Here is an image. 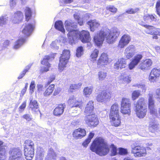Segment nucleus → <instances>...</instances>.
I'll list each match as a JSON object with an SVG mask.
<instances>
[{
  "label": "nucleus",
  "mask_w": 160,
  "mask_h": 160,
  "mask_svg": "<svg viewBox=\"0 0 160 160\" xmlns=\"http://www.w3.org/2000/svg\"><path fill=\"white\" fill-rule=\"evenodd\" d=\"M120 34V31L117 28H113L110 29H101L95 34L93 41L98 47L102 45L105 38L107 43L112 44L117 40Z\"/></svg>",
  "instance_id": "nucleus-1"
},
{
  "label": "nucleus",
  "mask_w": 160,
  "mask_h": 160,
  "mask_svg": "<svg viewBox=\"0 0 160 160\" xmlns=\"http://www.w3.org/2000/svg\"><path fill=\"white\" fill-rule=\"evenodd\" d=\"M111 148L110 155L115 156L118 154L117 147L112 144L110 146L105 140L101 137L97 138L93 141L90 146L91 150L100 156H105L110 152Z\"/></svg>",
  "instance_id": "nucleus-2"
},
{
  "label": "nucleus",
  "mask_w": 160,
  "mask_h": 160,
  "mask_svg": "<svg viewBox=\"0 0 160 160\" xmlns=\"http://www.w3.org/2000/svg\"><path fill=\"white\" fill-rule=\"evenodd\" d=\"M93 102L89 101L86 104L84 111L86 115L85 122L88 126L91 128L96 127L99 123L98 117L94 111Z\"/></svg>",
  "instance_id": "nucleus-3"
},
{
  "label": "nucleus",
  "mask_w": 160,
  "mask_h": 160,
  "mask_svg": "<svg viewBox=\"0 0 160 160\" xmlns=\"http://www.w3.org/2000/svg\"><path fill=\"white\" fill-rule=\"evenodd\" d=\"M119 106L116 103L113 104L110 108L109 116L112 126L115 127L120 126L121 124V118L119 115Z\"/></svg>",
  "instance_id": "nucleus-4"
},
{
  "label": "nucleus",
  "mask_w": 160,
  "mask_h": 160,
  "mask_svg": "<svg viewBox=\"0 0 160 160\" xmlns=\"http://www.w3.org/2000/svg\"><path fill=\"white\" fill-rule=\"evenodd\" d=\"M74 34L71 38L69 42H72L74 40L78 38L83 43H88L91 41L90 34L88 30H82L79 31L76 30L73 31Z\"/></svg>",
  "instance_id": "nucleus-5"
},
{
  "label": "nucleus",
  "mask_w": 160,
  "mask_h": 160,
  "mask_svg": "<svg viewBox=\"0 0 160 160\" xmlns=\"http://www.w3.org/2000/svg\"><path fill=\"white\" fill-rule=\"evenodd\" d=\"M70 56V51L67 49H64L62 52L59 58L58 65V69L60 72L62 71L66 67L68 62Z\"/></svg>",
  "instance_id": "nucleus-6"
},
{
  "label": "nucleus",
  "mask_w": 160,
  "mask_h": 160,
  "mask_svg": "<svg viewBox=\"0 0 160 160\" xmlns=\"http://www.w3.org/2000/svg\"><path fill=\"white\" fill-rule=\"evenodd\" d=\"M65 26L66 30L68 32L67 34L68 39H70L72 37V36L74 33V31L77 27V23L73 20L71 19H68L65 22Z\"/></svg>",
  "instance_id": "nucleus-7"
},
{
  "label": "nucleus",
  "mask_w": 160,
  "mask_h": 160,
  "mask_svg": "<svg viewBox=\"0 0 160 160\" xmlns=\"http://www.w3.org/2000/svg\"><path fill=\"white\" fill-rule=\"evenodd\" d=\"M9 154V160H23L22 151L18 148H14L11 149Z\"/></svg>",
  "instance_id": "nucleus-8"
},
{
  "label": "nucleus",
  "mask_w": 160,
  "mask_h": 160,
  "mask_svg": "<svg viewBox=\"0 0 160 160\" xmlns=\"http://www.w3.org/2000/svg\"><path fill=\"white\" fill-rule=\"evenodd\" d=\"M112 92H107L105 90L100 91L97 94V100L99 102H106L109 101L112 97Z\"/></svg>",
  "instance_id": "nucleus-9"
},
{
  "label": "nucleus",
  "mask_w": 160,
  "mask_h": 160,
  "mask_svg": "<svg viewBox=\"0 0 160 160\" xmlns=\"http://www.w3.org/2000/svg\"><path fill=\"white\" fill-rule=\"evenodd\" d=\"M131 38L128 34H124L122 36L119 41L118 47L120 48H124L130 42Z\"/></svg>",
  "instance_id": "nucleus-10"
},
{
  "label": "nucleus",
  "mask_w": 160,
  "mask_h": 160,
  "mask_svg": "<svg viewBox=\"0 0 160 160\" xmlns=\"http://www.w3.org/2000/svg\"><path fill=\"white\" fill-rule=\"evenodd\" d=\"M86 134V131L85 129L79 128L75 129L73 132L72 135L74 139L78 140L85 137Z\"/></svg>",
  "instance_id": "nucleus-11"
},
{
  "label": "nucleus",
  "mask_w": 160,
  "mask_h": 160,
  "mask_svg": "<svg viewBox=\"0 0 160 160\" xmlns=\"http://www.w3.org/2000/svg\"><path fill=\"white\" fill-rule=\"evenodd\" d=\"M148 108L150 114H155L156 112L153 96L152 94H148Z\"/></svg>",
  "instance_id": "nucleus-12"
},
{
  "label": "nucleus",
  "mask_w": 160,
  "mask_h": 160,
  "mask_svg": "<svg viewBox=\"0 0 160 160\" xmlns=\"http://www.w3.org/2000/svg\"><path fill=\"white\" fill-rule=\"evenodd\" d=\"M24 28L22 30V33L25 36H29L35 27L34 24L31 23H25L23 24Z\"/></svg>",
  "instance_id": "nucleus-13"
},
{
  "label": "nucleus",
  "mask_w": 160,
  "mask_h": 160,
  "mask_svg": "<svg viewBox=\"0 0 160 160\" xmlns=\"http://www.w3.org/2000/svg\"><path fill=\"white\" fill-rule=\"evenodd\" d=\"M68 103L71 108L78 107L82 108L83 106V103L81 100H78L74 97L69 99L68 100Z\"/></svg>",
  "instance_id": "nucleus-14"
},
{
  "label": "nucleus",
  "mask_w": 160,
  "mask_h": 160,
  "mask_svg": "<svg viewBox=\"0 0 160 160\" xmlns=\"http://www.w3.org/2000/svg\"><path fill=\"white\" fill-rule=\"evenodd\" d=\"M50 59V57L49 55H46L41 62V63L46 66V67L42 68L40 72L41 73L47 72L49 70V68L50 67V64L49 63L48 61Z\"/></svg>",
  "instance_id": "nucleus-15"
},
{
  "label": "nucleus",
  "mask_w": 160,
  "mask_h": 160,
  "mask_svg": "<svg viewBox=\"0 0 160 160\" xmlns=\"http://www.w3.org/2000/svg\"><path fill=\"white\" fill-rule=\"evenodd\" d=\"M127 66L126 60L123 58L118 59L114 65L113 68L117 70L119 69L125 68Z\"/></svg>",
  "instance_id": "nucleus-16"
},
{
  "label": "nucleus",
  "mask_w": 160,
  "mask_h": 160,
  "mask_svg": "<svg viewBox=\"0 0 160 160\" xmlns=\"http://www.w3.org/2000/svg\"><path fill=\"white\" fill-rule=\"evenodd\" d=\"M65 106L64 103L58 104L53 111V114L55 116H60L63 113Z\"/></svg>",
  "instance_id": "nucleus-17"
},
{
  "label": "nucleus",
  "mask_w": 160,
  "mask_h": 160,
  "mask_svg": "<svg viewBox=\"0 0 160 160\" xmlns=\"http://www.w3.org/2000/svg\"><path fill=\"white\" fill-rule=\"evenodd\" d=\"M89 26L91 31L94 32L100 26V23L96 20H90L87 22Z\"/></svg>",
  "instance_id": "nucleus-18"
},
{
  "label": "nucleus",
  "mask_w": 160,
  "mask_h": 160,
  "mask_svg": "<svg viewBox=\"0 0 160 160\" xmlns=\"http://www.w3.org/2000/svg\"><path fill=\"white\" fill-rule=\"evenodd\" d=\"M141 118H144L147 112V102L144 98H141Z\"/></svg>",
  "instance_id": "nucleus-19"
},
{
  "label": "nucleus",
  "mask_w": 160,
  "mask_h": 160,
  "mask_svg": "<svg viewBox=\"0 0 160 160\" xmlns=\"http://www.w3.org/2000/svg\"><path fill=\"white\" fill-rule=\"evenodd\" d=\"M160 76V70L156 68H154L150 73L149 79L150 80H155Z\"/></svg>",
  "instance_id": "nucleus-20"
},
{
  "label": "nucleus",
  "mask_w": 160,
  "mask_h": 160,
  "mask_svg": "<svg viewBox=\"0 0 160 160\" xmlns=\"http://www.w3.org/2000/svg\"><path fill=\"white\" fill-rule=\"evenodd\" d=\"M109 61V59L107 54L103 52L101 54L97 62V65H100L102 63H103L104 64L106 65L108 63Z\"/></svg>",
  "instance_id": "nucleus-21"
},
{
  "label": "nucleus",
  "mask_w": 160,
  "mask_h": 160,
  "mask_svg": "<svg viewBox=\"0 0 160 160\" xmlns=\"http://www.w3.org/2000/svg\"><path fill=\"white\" fill-rule=\"evenodd\" d=\"M6 146L3 141L0 140V160H3L6 158Z\"/></svg>",
  "instance_id": "nucleus-22"
},
{
  "label": "nucleus",
  "mask_w": 160,
  "mask_h": 160,
  "mask_svg": "<svg viewBox=\"0 0 160 160\" xmlns=\"http://www.w3.org/2000/svg\"><path fill=\"white\" fill-rule=\"evenodd\" d=\"M152 64V62L150 59H146L141 63V69L143 70H148Z\"/></svg>",
  "instance_id": "nucleus-23"
},
{
  "label": "nucleus",
  "mask_w": 160,
  "mask_h": 160,
  "mask_svg": "<svg viewBox=\"0 0 160 160\" xmlns=\"http://www.w3.org/2000/svg\"><path fill=\"white\" fill-rule=\"evenodd\" d=\"M24 145V151L34 150V143L30 139L25 141Z\"/></svg>",
  "instance_id": "nucleus-24"
},
{
  "label": "nucleus",
  "mask_w": 160,
  "mask_h": 160,
  "mask_svg": "<svg viewBox=\"0 0 160 160\" xmlns=\"http://www.w3.org/2000/svg\"><path fill=\"white\" fill-rule=\"evenodd\" d=\"M140 60V55H138L136 56L131 62L129 64L128 68L129 69L131 70L135 67Z\"/></svg>",
  "instance_id": "nucleus-25"
},
{
  "label": "nucleus",
  "mask_w": 160,
  "mask_h": 160,
  "mask_svg": "<svg viewBox=\"0 0 160 160\" xmlns=\"http://www.w3.org/2000/svg\"><path fill=\"white\" fill-rule=\"evenodd\" d=\"M55 89V85L52 84L47 87L43 93V95L45 97H47L51 95Z\"/></svg>",
  "instance_id": "nucleus-26"
},
{
  "label": "nucleus",
  "mask_w": 160,
  "mask_h": 160,
  "mask_svg": "<svg viewBox=\"0 0 160 160\" xmlns=\"http://www.w3.org/2000/svg\"><path fill=\"white\" fill-rule=\"evenodd\" d=\"M14 18L16 22L19 23L22 22L23 19L22 12L20 11H17L14 12Z\"/></svg>",
  "instance_id": "nucleus-27"
},
{
  "label": "nucleus",
  "mask_w": 160,
  "mask_h": 160,
  "mask_svg": "<svg viewBox=\"0 0 160 160\" xmlns=\"http://www.w3.org/2000/svg\"><path fill=\"white\" fill-rule=\"evenodd\" d=\"M82 85L81 82L71 84L68 89L69 92H72L79 90L81 87Z\"/></svg>",
  "instance_id": "nucleus-28"
},
{
  "label": "nucleus",
  "mask_w": 160,
  "mask_h": 160,
  "mask_svg": "<svg viewBox=\"0 0 160 160\" xmlns=\"http://www.w3.org/2000/svg\"><path fill=\"white\" fill-rule=\"evenodd\" d=\"M155 16H154L152 15H147L144 16L143 18V21H142V23H149L152 21H155L156 16L155 15Z\"/></svg>",
  "instance_id": "nucleus-29"
},
{
  "label": "nucleus",
  "mask_w": 160,
  "mask_h": 160,
  "mask_svg": "<svg viewBox=\"0 0 160 160\" xmlns=\"http://www.w3.org/2000/svg\"><path fill=\"white\" fill-rule=\"evenodd\" d=\"M142 25L146 28L145 30V32L148 34L153 35L154 34V30L155 27L152 26L148 25L144 23H142Z\"/></svg>",
  "instance_id": "nucleus-30"
},
{
  "label": "nucleus",
  "mask_w": 160,
  "mask_h": 160,
  "mask_svg": "<svg viewBox=\"0 0 160 160\" xmlns=\"http://www.w3.org/2000/svg\"><path fill=\"white\" fill-rule=\"evenodd\" d=\"M55 28L58 31L64 33L65 30L64 28L63 22L61 20L56 21L54 24Z\"/></svg>",
  "instance_id": "nucleus-31"
},
{
  "label": "nucleus",
  "mask_w": 160,
  "mask_h": 160,
  "mask_svg": "<svg viewBox=\"0 0 160 160\" xmlns=\"http://www.w3.org/2000/svg\"><path fill=\"white\" fill-rule=\"evenodd\" d=\"M94 136V133L90 132L88 134L87 138L83 142L82 144L84 147H86L91 142L92 139Z\"/></svg>",
  "instance_id": "nucleus-32"
},
{
  "label": "nucleus",
  "mask_w": 160,
  "mask_h": 160,
  "mask_svg": "<svg viewBox=\"0 0 160 160\" xmlns=\"http://www.w3.org/2000/svg\"><path fill=\"white\" fill-rule=\"evenodd\" d=\"M30 109L32 111H35L38 108V105L37 101L34 100H31L30 102L29 105Z\"/></svg>",
  "instance_id": "nucleus-33"
},
{
  "label": "nucleus",
  "mask_w": 160,
  "mask_h": 160,
  "mask_svg": "<svg viewBox=\"0 0 160 160\" xmlns=\"http://www.w3.org/2000/svg\"><path fill=\"white\" fill-rule=\"evenodd\" d=\"M34 150L24 151L25 158L27 160H32L34 156Z\"/></svg>",
  "instance_id": "nucleus-34"
},
{
  "label": "nucleus",
  "mask_w": 160,
  "mask_h": 160,
  "mask_svg": "<svg viewBox=\"0 0 160 160\" xmlns=\"http://www.w3.org/2000/svg\"><path fill=\"white\" fill-rule=\"evenodd\" d=\"M131 106H121L120 112L123 114L129 115L131 113Z\"/></svg>",
  "instance_id": "nucleus-35"
},
{
  "label": "nucleus",
  "mask_w": 160,
  "mask_h": 160,
  "mask_svg": "<svg viewBox=\"0 0 160 160\" xmlns=\"http://www.w3.org/2000/svg\"><path fill=\"white\" fill-rule=\"evenodd\" d=\"M25 20L27 22H28L31 18L32 15V12L30 8L28 7H26L24 11Z\"/></svg>",
  "instance_id": "nucleus-36"
},
{
  "label": "nucleus",
  "mask_w": 160,
  "mask_h": 160,
  "mask_svg": "<svg viewBox=\"0 0 160 160\" xmlns=\"http://www.w3.org/2000/svg\"><path fill=\"white\" fill-rule=\"evenodd\" d=\"M121 106H131V102L130 99L123 98L121 101Z\"/></svg>",
  "instance_id": "nucleus-37"
},
{
  "label": "nucleus",
  "mask_w": 160,
  "mask_h": 160,
  "mask_svg": "<svg viewBox=\"0 0 160 160\" xmlns=\"http://www.w3.org/2000/svg\"><path fill=\"white\" fill-rule=\"evenodd\" d=\"M135 111L136 112L137 116L140 118V102L138 101L136 102L134 104V107Z\"/></svg>",
  "instance_id": "nucleus-38"
},
{
  "label": "nucleus",
  "mask_w": 160,
  "mask_h": 160,
  "mask_svg": "<svg viewBox=\"0 0 160 160\" xmlns=\"http://www.w3.org/2000/svg\"><path fill=\"white\" fill-rule=\"evenodd\" d=\"M25 39L23 38H19L15 42V44L14 46V48L17 49L19 48L24 42Z\"/></svg>",
  "instance_id": "nucleus-39"
},
{
  "label": "nucleus",
  "mask_w": 160,
  "mask_h": 160,
  "mask_svg": "<svg viewBox=\"0 0 160 160\" xmlns=\"http://www.w3.org/2000/svg\"><path fill=\"white\" fill-rule=\"evenodd\" d=\"M120 80L123 83H128L131 81V78L129 76H124L123 75L121 76Z\"/></svg>",
  "instance_id": "nucleus-40"
},
{
  "label": "nucleus",
  "mask_w": 160,
  "mask_h": 160,
  "mask_svg": "<svg viewBox=\"0 0 160 160\" xmlns=\"http://www.w3.org/2000/svg\"><path fill=\"white\" fill-rule=\"evenodd\" d=\"M92 91V88L88 87H86L83 89V94L86 97H88L91 94Z\"/></svg>",
  "instance_id": "nucleus-41"
},
{
  "label": "nucleus",
  "mask_w": 160,
  "mask_h": 160,
  "mask_svg": "<svg viewBox=\"0 0 160 160\" xmlns=\"http://www.w3.org/2000/svg\"><path fill=\"white\" fill-rule=\"evenodd\" d=\"M132 152L135 156H139L140 155V147L139 146L135 147L132 149Z\"/></svg>",
  "instance_id": "nucleus-42"
},
{
  "label": "nucleus",
  "mask_w": 160,
  "mask_h": 160,
  "mask_svg": "<svg viewBox=\"0 0 160 160\" xmlns=\"http://www.w3.org/2000/svg\"><path fill=\"white\" fill-rule=\"evenodd\" d=\"M99 52L98 49H95L91 53L90 56L91 58L94 60H96L98 57Z\"/></svg>",
  "instance_id": "nucleus-43"
},
{
  "label": "nucleus",
  "mask_w": 160,
  "mask_h": 160,
  "mask_svg": "<svg viewBox=\"0 0 160 160\" xmlns=\"http://www.w3.org/2000/svg\"><path fill=\"white\" fill-rule=\"evenodd\" d=\"M83 49L82 46H80L78 47L76 49V55L77 57H79L83 54Z\"/></svg>",
  "instance_id": "nucleus-44"
},
{
  "label": "nucleus",
  "mask_w": 160,
  "mask_h": 160,
  "mask_svg": "<svg viewBox=\"0 0 160 160\" xmlns=\"http://www.w3.org/2000/svg\"><path fill=\"white\" fill-rule=\"evenodd\" d=\"M118 154L120 155H125L128 154V150L126 149L122 148H118Z\"/></svg>",
  "instance_id": "nucleus-45"
},
{
  "label": "nucleus",
  "mask_w": 160,
  "mask_h": 160,
  "mask_svg": "<svg viewBox=\"0 0 160 160\" xmlns=\"http://www.w3.org/2000/svg\"><path fill=\"white\" fill-rule=\"evenodd\" d=\"M106 72L101 71L98 72V78L100 80H103L107 76Z\"/></svg>",
  "instance_id": "nucleus-46"
},
{
  "label": "nucleus",
  "mask_w": 160,
  "mask_h": 160,
  "mask_svg": "<svg viewBox=\"0 0 160 160\" xmlns=\"http://www.w3.org/2000/svg\"><path fill=\"white\" fill-rule=\"evenodd\" d=\"M106 9L114 13H116L117 11V9L113 6H108L106 7Z\"/></svg>",
  "instance_id": "nucleus-47"
},
{
  "label": "nucleus",
  "mask_w": 160,
  "mask_h": 160,
  "mask_svg": "<svg viewBox=\"0 0 160 160\" xmlns=\"http://www.w3.org/2000/svg\"><path fill=\"white\" fill-rule=\"evenodd\" d=\"M22 118L28 122L31 121L32 119V115L28 114H24L22 115Z\"/></svg>",
  "instance_id": "nucleus-48"
},
{
  "label": "nucleus",
  "mask_w": 160,
  "mask_h": 160,
  "mask_svg": "<svg viewBox=\"0 0 160 160\" xmlns=\"http://www.w3.org/2000/svg\"><path fill=\"white\" fill-rule=\"evenodd\" d=\"M7 18L4 16H1L0 17V26H2L6 23Z\"/></svg>",
  "instance_id": "nucleus-49"
},
{
  "label": "nucleus",
  "mask_w": 160,
  "mask_h": 160,
  "mask_svg": "<svg viewBox=\"0 0 160 160\" xmlns=\"http://www.w3.org/2000/svg\"><path fill=\"white\" fill-rule=\"evenodd\" d=\"M155 8L157 14L160 17V0H157Z\"/></svg>",
  "instance_id": "nucleus-50"
},
{
  "label": "nucleus",
  "mask_w": 160,
  "mask_h": 160,
  "mask_svg": "<svg viewBox=\"0 0 160 160\" xmlns=\"http://www.w3.org/2000/svg\"><path fill=\"white\" fill-rule=\"evenodd\" d=\"M27 102L26 101L23 102L20 105L18 108L19 111L22 112L23 111L26 106Z\"/></svg>",
  "instance_id": "nucleus-51"
},
{
  "label": "nucleus",
  "mask_w": 160,
  "mask_h": 160,
  "mask_svg": "<svg viewBox=\"0 0 160 160\" xmlns=\"http://www.w3.org/2000/svg\"><path fill=\"white\" fill-rule=\"evenodd\" d=\"M35 87V81H32L31 82L29 87V92L31 94L34 92Z\"/></svg>",
  "instance_id": "nucleus-52"
},
{
  "label": "nucleus",
  "mask_w": 160,
  "mask_h": 160,
  "mask_svg": "<svg viewBox=\"0 0 160 160\" xmlns=\"http://www.w3.org/2000/svg\"><path fill=\"white\" fill-rule=\"evenodd\" d=\"M29 69V68L24 69L20 74L19 76L18 77V79H19L22 78L25 75L26 73L27 72Z\"/></svg>",
  "instance_id": "nucleus-53"
},
{
  "label": "nucleus",
  "mask_w": 160,
  "mask_h": 160,
  "mask_svg": "<svg viewBox=\"0 0 160 160\" xmlns=\"http://www.w3.org/2000/svg\"><path fill=\"white\" fill-rule=\"evenodd\" d=\"M56 76L55 75H51L48 78V81L47 83V85H49L50 84L52 83L55 79Z\"/></svg>",
  "instance_id": "nucleus-54"
},
{
  "label": "nucleus",
  "mask_w": 160,
  "mask_h": 160,
  "mask_svg": "<svg viewBox=\"0 0 160 160\" xmlns=\"http://www.w3.org/2000/svg\"><path fill=\"white\" fill-rule=\"evenodd\" d=\"M139 92L137 91H134L132 94V98L134 100L137 98L139 96Z\"/></svg>",
  "instance_id": "nucleus-55"
},
{
  "label": "nucleus",
  "mask_w": 160,
  "mask_h": 160,
  "mask_svg": "<svg viewBox=\"0 0 160 160\" xmlns=\"http://www.w3.org/2000/svg\"><path fill=\"white\" fill-rule=\"evenodd\" d=\"M159 124L155 122H151L150 124V127L152 129L157 130L158 128Z\"/></svg>",
  "instance_id": "nucleus-56"
},
{
  "label": "nucleus",
  "mask_w": 160,
  "mask_h": 160,
  "mask_svg": "<svg viewBox=\"0 0 160 160\" xmlns=\"http://www.w3.org/2000/svg\"><path fill=\"white\" fill-rule=\"evenodd\" d=\"M139 11V9L136 8L135 9L131 8L127 10L126 12L128 14H133Z\"/></svg>",
  "instance_id": "nucleus-57"
},
{
  "label": "nucleus",
  "mask_w": 160,
  "mask_h": 160,
  "mask_svg": "<svg viewBox=\"0 0 160 160\" xmlns=\"http://www.w3.org/2000/svg\"><path fill=\"white\" fill-rule=\"evenodd\" d=\"M157 99L158 101L160 103V88L157 89L155 92Z\"/></svg>",
  "instance_id": "nucleus-58"
},
{
  "label": "nucleus",
  "mask_w": 160,
  "mask_h": 160,
  "mask_svg": "<svg viewBox=\"0 0 160 160\" xmlns=\"http://www.w3.org/2000/svg\"><path fill=\"white\" fill-rule=\"evenodd\" d=\"M147 154L146 149L144 148H141V157L145 156Z\"/></svg>",
  "instance_id": "nucleus-59"
},
{
  "label": "nucleus",
  "mask_w": 160,
  "mask_h": 160,
  "mask_svg": "<svg viewBox=\"0 0 160 160\" xmlns=\"http://www.w3.org/2000/svg\"><path fill=\"white\" fill-rule=\"evenodd\" d=\"M134 55V54L132 52H129L126 55V58L128 59H130L131 58H132L133 56Z\"/></svg>",
  "instance_id": "nucleus-60"
},
{
  "label": "nucleus",
  "mask_w": 160,
  "mask_h": 160,
  "mask_svg": "<svg viewBox=\"0 0 160 160\" xmlns=\"http://www.w3.org/2000/svg\"><path fill=\"white\" fill-rule=\"evenodd\" d=\"M38 90L39 92L41 91L42 90L43 88V85L39 84L37 85Z\"/></svg>",
  "instance_id": "nucleus-61"
},
{
  "label": "nucleus",
  "mask_w": 160,
  "mask_h": 160,
  "mask_svg": "<svg viewBox=\"0 0 160 160\" xmlns=\"http://www.w3.org/2000/svg\"><path fill=\"white\" fill-rule=\"evenodd\" d=\"M77 22L78 23L80 26H82L84 22L80 18L78 19Z\"/></svg>",
  "instance_id": "nucleus-62"
},
{
  "label": "nucleus",
  "mask_w": 160,
  "mask_h": 160,
  "mask_svg": "<svg viewBox=\"0 0 160 160\" xmlns=\"http://www.w3.org/2000/svg\"><path fill=\"white\" fill-rule=\"evenodd\" d=\"M154 33H155L158 35L160 36V29L157 28L156 30L154 32Z\"/></svg>",
  "instance_id": "nucleus-63"
},
{
  "label": "nucleus",
  "mask_w": 160,
  "mask_h": 160,
  "mask_svg": "<svg viewBox=\"0 0 160 160\" xmlns=\"http://www.w3.org/2000/svg\"><path fill=\"white\" fill-rule=\"evenodd\" d=\"M154 48L156 52L160 53V46H156L154 47Z\"/></svg>",
  "instance_id": "nucleus-64"
}]
</instances>
